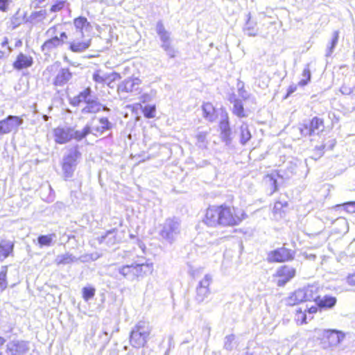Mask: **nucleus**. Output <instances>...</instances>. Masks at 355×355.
I'll list each match as a JSON object with an SVG mask.
<instances>
[{"label":"nucleus","instance_id":"f257e3e1","mask_svg":"<svg viewBox=\"0 0 355 355\" xmlns=\"http://www.w3.org/2000/svg\"><path fill=\"white\" fill-rule=\"evenodd\" d=\"M245 216L244 211L223 205L209 207L203 221L209 227H233L238 225Z\"/></svg>","mask_w":355,"mask_h":355},{"label":"nucleus","instance_id":"f03ea898","mask_svg":"<svg viewBox=\"0 0 355 355\" xmlns=\"http://www.w3.org/2000/svg\"><path fill=\"white\" fill-rule=\"evenodd\" d=\"M151 330V327L148 322L145 321L138 322L130 332V345L135 348L145 346L148 341Z\"/></svg>","mask_w":355,"mask_h":355},{"label":"nucleus","instance_id":"7ed1b4c3","mask_svg":"<svg viewBox=\"0 0 355 355\" xmlns=\"http://www.w3.org/2000/svg\"><path fill=\"white\" fill-rule=\"evenodd\" d=\"M87 130L83 131L76 130L71 126H58L53 130V134L54 141L58 144H64L69 142L71 139L77 141H81L85 138Z\"/></svg>","mask_w":355,"mask_h":355},{"label":"nucleus","instance_id":"20e7f679","mask_svg":"<svg viewBox=\"0 0 355 355\" xmlns=\"http://www.w3.org/2000/svg\"><path fill=\"white\" fill-rule=\"evenodd\" d=\"M153 270L152 264L144 261L125 265L119 268L120 275L129 281H134L140 277H144L148 272Z\"/></svg>","mask_w":355,"mask_h":355},{"label":"nucleus","instance_id":"39448f33","mask_svg":"<svg viewBox=\"0 0 355 355\" xmlns=\"http://www.w3.org/2000/svg\"><path fill=\"white\" fill-rule=\"evenodd\" d=\"M318 297V288L313 285H309L291 293L286 299V303L288 306H295L303 302H311L313 300H316Z\"/></svg>","mask_w":355,"mask_h":355},{"label":"nucleus","instance_id":"423d86ee","mask_svg":"<svg viewBox=\"0 0 355 355\" xmlns=\"http://www.w3.org/2000/svg\"><path fill=\"white\" fill-rule=\"evenodd\" d=\"M318 297V288L313 285H309L291 293L286 299V303L288 306H295L303 302H311L313 300H316Z\"/></svg>","mask_w":355,"mask_h":355},{"label":"nucleus","instance_id":"0eeeda50","mask_svg":"<svg viewBox=\"0 0 355 355\" xmlns=\"http://www.w3.org/2000/svg\"><path fill=\"white\" fill-rule=\"evenodd\" d=\"M80 157L81 153L78 150V146H74L67 150L63 157L62 165L65 180L73 177Z\"/></svg>","mask_w":355,"mask_h":355},{"label":"nucleus","instance_id":"6e6552de","mask_svg":"<svg viewBox=\"0 0 355 355\" xmlns=\"http://www.w3.org/2000/svg\"><path fill=\"white\" fill-rule=\"evenodd\" d=\"M181 232L180 221L176 218H167L161 225L159 236L166 242L172 244L177 239Z\"/></svg>","mask_w":355,"mask_h":355},{"label":"nucleus","instance_id":"1a4fd4ad","mask_svg":"<svg viewBox=\"0 0 355 355\" xmlns=\"http://www.w3.org/2000/svg\"><path fill=\"white\" fill-rule=\"evenodd\" d=\"M112 128L113 124L107 117H100L97 119L96 123L93 120L91 123H87L82 130H87L85 137L90 133L93 134L96 137H101L105 132L112 130Z\"/></svg>","mask_w":355,"mask_h":355},{"label":"nucleus","instance_id":"9d476101","mask_svg":"<svg viewBox=\"0 0 355 355\" xmlns=\"http://www.w3.org/2000/svg\"><path fill=\"white\" fill-rule=\"evenodd\" d=\"M323 129V120L317 116L313 117L309 123H303L300 128L301 134L303 136L318 135Z\"/></svg>","mask_w":355,"mask_h":355},{"label":"nucleus","instance_id":"9b49d317","mask_svg":"<svg viewBox=\"0 0 355 355\" xmlns=\"http://www.w3.org/2000/svg\"><path fill=\"white\" fill-rule=\"evenodd\" d=\"M295 253L291 250L286 248H280L270 251L268 254L267 260L268 262H285L293 260Z\"/></svg>","mask_w":355,"mask_h":355},{"label":"nucleus","instance_id":"f8f14e48","mask_svg":"<svg viewBox=\"0 0 355 355\" xmlns=\"http://www.w3.org/2000/svg\"><path fill=\"white\" fill-rule=\"evenodd\" d=\"M287 170L288 171L284 174H281L282 171L280 170L277 173L268 174L265 177L264 182L268 187L270 195L273 194L277 190V177L284 178V176H285L286 178H288L294 173L295 166L290 164V166L287 167Z\"/></svg>","mask_w":355,"mask_h":355},{"label":"nucleus","instance_id":"ddd939ff","mask_svg":"<svg viewBox=\"0 0 355 355\" xmlns=\"http://www.w3.org/2000/svg\"><path fill=\"white\" fill-rule=\"evenodd\" d=\"M75 33L81 38L90 37V33L93 30L91 23L85 17L80 16L73 19Z\"/></svg>","mask_w":355,"mask_h":355},{"label":"nucleus","instance_id":"4468645a","mask_svg":"<svg viewBox=\"0 0 355 355\" xmlns=\"http://www.w3.org/2000/svg\"><path fill=\"white\" fill-rule=\"evenodd\" d=\"M212 281V277L210 275H205L202 280L198 283L196 287V300L198 303L202 302L209 295V285Z\"/></svg>","mask_w":355,"mask_h":355},{"label":"nucleus","instance_id":"2eb2a0df","mask_svg":"<svg viewBox=\"0 0 355 355\" xmlns=\"http://www.w3.org/2000/svg\"><path fill=\"white\" fill-rule=\"evenodd\" d=\"M23 120L17 116L10 115L0 121V135L8 134L16 130L21 125Z\"/></svg>","mask_w":355,"mask_h":355},{"label":"nucleus","instance_id":"dca6fc26","mask_svg":"<svg viewBox=\"0 0 355 355\" xmlns=\"http://www.w3.org/2000/svg\"><path fill=\"white\" fill-rule=\"evenodd\" d=\"M296 270L294 268L288 266H283L279 267L277 271L275 276L279 279L277 282L278 286H284L287 282L291 281L295 275Z\"/></svg>","mask_w":355,"mask_h":355},{"label":"nucleus","instance_id":"f3484780","mask_svg":"<svg viewBox=\"0 0 355 355\" xmlns=\"http://www.w3.org/2000/svg\"><path fill=\"white\" fill-rule=\"evenodd\" d=\"M141 80L137 78H129L122 81L117 87L119 93H130L137 92Z\"/></svg>","mask_w":355,"mask_h":355},{"label":"nucleus","instance_id":"a211bd4d","mask_svg":"<svg viewBox=\"0 0 355 355\" xmlns=\"http://www.w3.org/2000/svg\"><path fill=\"white\" fill-rule=\"evenodd\" d=\"M81 37L76 36V39L71 42L70 49L75 53H81L87 50L91 45L90 37L82 38L83 41H80Z\"/></svg>","mask_w":355,"mask_h":355},{"label":"nucleus","instance_id":"6ab92c4d","mask_svg":"<svg viewBox=\"0 0 355 355\" xmlns=\"http://www.w3.org/2000/svg\"><path fill=\"white\" fill-rule=\"evenodd\" d=\"M325 337L331 347H336L343 341L345 334L340 331L329 329L325 332Z\"/></svg>","mask_w":355,"mask_h":355},{"label":"nucleus","instance_id":"aec40b11","mask_svg":"<svg viewBox=\"0 0 355 355\" xmlns=\"http://www.w3.org/2000/svg\"><path fill=\"white\" fill-rule=\"evenodd\" d=\"M33 58L30 55L20 53L13 63V67L17 70H21L32 66Z\"/></svg>","mask_w":355,"mask_h":355},{"label":"nucleus","instance_id":"412c9836","mask_svg":"<svg viewBox=\"0 0 355 355\" xmlns=\"http://www.w3.org/2000/svg\"><path fill=\"white\" fill-rule=\"evenodd\" d=\"M116 229H112L107 231L105 235L98 238L99 243H105L109 248L114 246L119 241L116 238Z\"/></svg>","mask_w":355,"mask_h":355},{"label":"nucleus","instance_id":"4be33fe9","mask_svg":"<svg viewBox=\"0 0 355 355\" xmlns=\"http://www.w3.org/2000/svg\"><path fill=\"white\" fill-rule=\"evenodd\" d=\"M220 137L227 145L231 143V129L230 127L228 117L225 115L224 119L220 122Z\"/></svg>","mask_w":355,"mask_h":355},{"label":"nucleus","instance_id":"5701e85b","mask_svg":"<svg viewBox=\"0 0 355 355\" xmlns=\"http://www.w3.org/2000/svg\"><path fill=\"white\" fill-rule=\"evenodd\" d=\"M8 349L15 355H21L28 350V344L25 341H13L8 345Z\"/></svg>","mask_w":355,"mask_h":355},{"label":"nucleus","instance_id":"b1692460","mask_svg":"<svg viewBox=\"0 0 355 355\" xmlns=\"http://www.w3.org/2000/svg\"><path fill=\"white\" fill-rule=\"evenodd\" d=\"M92 89L90 87H87L83 91L80 92L78 95L72 98L70 103L73 106H78L81 103L85 104L91 99Z\"/></svg>","mask_w":355,"mask_h":355},{"label":"nucleus","instance_id":"393cba45","mask_svg":"<svg viewBox=\"0 0 355 355\" xmlns=\"http://www.w3.org/2000/svg\"><path fill=\"white\" fill-rule=\"evenodd\" d=\"M102 104L96 99H90L82 109L83 114H96L101 110Z\"/></svg>","mask_w":355,"mask_h":355},{"label":"nucleus","instance_id":"a878e982","mask_svg":"<svg viewBox=\"0 0 355 355\" xmlns=\"http://www.w3.org/2000/svg\"><path fill=\"white\" fill-rule=\"evenodd\" d=\"M313 302L320 308H332L336 303V298L335 297L325 295L322 298H320L318 296L316 300H313Z\"/></svg>","mask_w":355,"mask_h":355},{"label":"nucleus","instance_id":"bb28decb","mask_svg":"<svg viewBox=\"0 0 355 355\" xmlns=\"http://www.w3.org/2000/svg\"><path fill=\"white\" fill-rule=\"evenodd\" d=\"M71 78V73L68 69H62L57 74L54 84L62 86L67 83Z\"/></svg>","mask_w":355,"mask_h":355},{"label":"nucleus","instance_id":"cd10ccee","mask_svg":"<svg viewBox=\"0 0 355 355\" xmlns=\"http://www.w3.org/2000/svg\"><path fill=\"white\" fill-rule=\"evenodd\" d=\"M156 31L162 42V45L170 44V33L165 29L163 23L159 21L156 25Z\"/></svg>","mask_w":355,"mask_h":355},{"label":"nucleus","instance_id":"c85d7f7f","mask_svg":"<svg viewBox=\"0 0 355 355\" xmlns=\"http://www.w3.org/2000/svg\"><path fill=\"white\" fill-rule=\"evenodd\" d=\"M230 101L233 103V113L239 117L245 116L241 100L233 96L231 97Z\"/></svg>","mask_w":355,"mask_h":355},{"label":"nucleus","instance_id":"c756f323","mask_svg":"<svg viewBox=\"0 0 355 355\" xmlns=\"http://www.w3.org/2000/svg\"><path fill=\"white\" fill-rule=\"evenodd\" d=\"M335 144H336V140L334 139H331L329 140L328 142L326 144H321L320 146H316L315 147V157L314 159H316L320 157L321 156H322V155L324 154V149L331 150L334 148V146H335Z\"/></svg>","mask_w":355,"mask_h":355},{"label":"nucleus","instance_id":"7c9ffc66","mask_svg":"<svg viewBox=\"0 0 355 355\" xmlns=\"http://www.w3.org/2000/svg\"><path fill=\"white\" fill-rule=\"evenodd\" d=\"M202 112L204 117L209 121H214L216 119L215 109L211 103H205L202 105Z\"/></svg>","mask_w":355,"mask_h":355},{"label":"nucleus","instance_id":"2f4dec72","mask_svg":"<svg viewBox=\"0 0 355 355\" xmlns=\"http://www.w3.org/2000/svg\"><path fill=\"white\" fill-rule=\"evenodd\" d=\"M252 137L249 126L246 123H243L240 127V143L245 145Z\"/></svg>","mask_w":355,"mask_h":355},{"label":"nucleus","instance_id":"473e14b6","mask_svg":"<svg viewBox=\"0 0 355 355\" xmlns=\"http://www.w3.org/2000/svg\"><path fill=\"white\" fill-rule=\"evenodd\" d=\"M78 259L69 253L58 255L55 258V262L57 265H67L71 263Z\"/></svg>","mask_w":355,"mask_h":355},{"label":"nucleus","instance_id":"72a5a7b5","mask_svg":"<svg viewBox=\"0 0 355 355\" xmlns=\"http://www.w3.org/2000/svg\"><path fill=\"white\" fill-rule=\"evenodd\" d=\"M13 245L7 241H2L0 243V259L3 260L8 257L12 250Z\"/></svg>","mask_w":355,"mask_h":355},{"label":"nucleus","instance_id":"f704fd0d","mask_svg":"<svg viewBox=\"0 0 355 355\" xmlns=\"http://www.w3.org/2000/svg\"><path fill=\"white\" fill-rule=\"evenodd\" d=\"M62 45V39L58 38V37L55 36L52 37L51 39L46 41L42 46V51H51V49L61 46Z\"/></svg>","mask_w":355,"mask_h":355},{"label":"nucleus","instance_id":"c9c22d12","mask_svg":"<svg viewBox=\"0 0 355 355\" xmlns=\"http://www.w3.org/2000/svg\"><path fill=\"white\" fill-rule=\"evenodd\" d=\"M248 18L243 30L248 36H255L257 35V29L256 28L257 23L250 19V15L248 14Z\"/></svg>","mask_w":355,"mask_h":355},{"label":"nucleus","instance_id":"e433bc0d","mask_svg":"<svg viewBox=\"0 0 355 355\" xmlns=\"http://www.w3.org/2000/svg\"><path fill=\"white\" fill-rule=\"evenodd\" d=\"M207 132H199L196 135V145L202 149L206 148L208 144L207 140Z\"/></svg>","mask_w":355,"mask_h":355},{"label":"nucleus","instance_id":"4c0bfd02","mask_svg":"<svg viewBox=\"0 0 355 355\" xmlns=\"http://www.w3.org/2000/svg\"><path fill=\"white\" fill-rule=\"evenodd\" d=\"M338 37H339V31H334L333 35H332L331 44L327 49V51H326L327 57L331 56V55L333 53L334 49L338 44Z\"/></svg>","mask_w":355,"mask_h":355},{"label":"nucleus","instance_id":"58836bf2","mask_svg":"<svg viewBox=\"0 0 355 355\" xmlns=\"http://www.w3.org/2000/svg\"><path fill=\"white\" fill-rule=\"evenodd\" d=\"M338 37H339V31H334L333 35H332L331 44L327 49V51H326L327 57L331 56V55L333 53L334 49L338 44Z\"/></svg>","mask_w":355,"mask_h":355},{"label":"nucleus","instance_id":"ea45409f","mask_svg":"<svg viewBox=\"0 0 355 355\" xmlns=\"http://www.w3.org/2000/svg\"><path fill=\"white\" fill-rule=\"evenodd\" d=\"M55 234H51L48 235H41L37 238V242L40 247L50 246Z\"/></svg>","mask_w":355,"mask_h":355},{"label":"nucleus","instance_id":"a19ab883","mask_svg":"<svg viewBox=\"0 0 355 355\" xmlns=\"http://www.w3.org/2000/svg\"><path fill=\"white\" fill-rule=\"evenodd\" d=\"M46 12L45 10L35 11L31 13L29 17V21L31 23L39 22L46 18Z\"/></svg>","mask_w":355,"mask_h":355},{"label":"nucleus","instance_id":"79ce46f5","mask_svg":"<svg viewBox=\"0 0 355 355\" xmlns=\"http://www.w3.org/2000/svg\"><path fill=\"white\" fill-rule=\"evenodd\" d=\"M7 272L8 266H2L0 270V292L4 291L8 286V282L6 280Z\"/></svg>","mask_w":355,"mask_h":355},{"label":"nucleus","instance_id":"37998d69","mask_svg":"<svg viewBox=\"0 0 355 355\" xmlns=\"http://www.w3.org/2000/svg\"><path fill=\"white\" fill-rule=\"evenodd\" d=\"M302 77L303 78L299 82V85L305 86L308 84V83L311 80V74L309 68V64H308L304 69L302 71Z\"/></svg>","mask_w":355,"mask_h":355},{"label":"nucleus","instance_id":"c03bdc74","mask_svg":"<svg viewBox=\"0 0 355 355\" xmlns=\"http://www.w3.org/2000/svg\"><path fill=\"white\" fill-rule=\"evenodd\" d=\"M234 340L235 336L234 334L226 336L224 340V349L229 352L233 350L234 347Z\"/></svg>","mask_w":355,"mask_h":355},{"label":"nucleus","instance_id":"a18cd8bd","mask_svg":"<svg viewBox=\"0 0 355 355\" xmlns=\"http://www.w3.org/2000/svg\"><path fill=\"white\" fill-rule=\"evenodd\" d=\"M306 309H304V311H302V309H300L299 310L296 311L295 319L298 324H302L306 323Z\"/></svg>","mask_w":355,"mask_h":355},{"label":"nucleus","instance_id":"49530a36","mask_svg":"<svg viewBox=\"0 0 355 355\" xmlns=\"http://www.w3.org/2000/svg\"><path fill=\"white\" fill-rule=\"evenodd\" d=\"M96 290L93 287H84L83 288V297L85 301H88L93 298L95 295Z\"/></svg>","mask_w":355,"mask_h":355},{"label":"nucleus","instance_id":"de8ad7c7","mask_svg":"<svg viewBox=\"0 0 355 355\" xmlns=\"http://www.w3.org/2000/svg\"><path fill=\"white\" fill-rule=\"evenodd\" d=\"M92 78L96 83L105 84L107 79V76L106 74L101 75L100 71H96L93 73Z\"/></svg>","mask_w":355,"mask_h":355},{"label":"nucleus","instance_id":"09e8293b","mask_svg":"<svg viewBox=\"0 0 355 355\" xmlns=\"http://www.w3.org/2000/svg\"><path fill=\"white\" fill-rule=\"evenodd\" d=\"M64 1H59L51 7V12H55L61 10L64 6Z\"/></svg>","mask_w":355,"mask_h":355},{"label":"nucleus","instance_id":"8fccbe9b","mask_svg":"<svg viewBox=\"0 0 355 355\" xmlns=\"http://www.w3.org/2000/svg\"><path fill=\"white\" fill-rule=\"evenodd\" d=\"M155 112V107L152 106H146L144 109V116L147 118H153L154 117V113Z\"/></svg>","mask_w":355,"mask_h":355},{"label":"nucleus","instance_id":"3c124183","mask_svg":"<svg viewBox=\"0 0 355 355\" xmlns=\"http://www.w3.org/2000/svg\"><path fill=\"white\" fill-rule=\"evenodd\" d=\"M340 206L344 207L346 211L349 213L355 212V202H347L340 205Z\"/></svg>","mask_w":355,"mask_h":355},{"label":"nucleus","instance_id":"603ef678","mask_svg":"<svg viewBox=\"0 0 355 355\" xmlns=\"http://www.w3.org/2000/svg\"><path fill=\"white\" fill-rule=\"evenodd\" d=\"M162 47L164 49V50L166 52V53L171 57L174 58L175 57V51L174 49L169 44H164L162 45Z\"/></svg>","mask_w":355,"mask_h":355},{"label":"nucleus","instance_id":"864d4df0","mask_svg":"<svg viewBox=\"0 0 355 355\" xmlns=\"http://www.w3.org/2000/svg\"><path fill=\"white\" fill-rule=\"evenodd\" d=\"M8 6V0H0V10L6 11Z\"/></svg>","mask_w":355,"mask_h":355},{"label":"nucleus","instance_id":"5fc2aeb1","mask_svg":"<svg viewBox=\"0 0 355 355\" xmlns=\"http://www.w3.org/2000/svg\"><path fill=\"white\" fill-rule=\"evenodd\" d=\"M318 307L319 306L315 303V305H312L309 307L306 306L305 309L308 311L309 313L312 314L317 312Z\"/></svg>","mask_w":355,"mask_h":355},{"label":"nucleus","instance_id":"6e6d98bb","mask_svg":"<svg viewBox=\"0 0 355 355\" xmlns=\"http://www.w3.org/2000/svg\"><path fill=\"white\" fill-rule=\"evenodd\" d=\"M347 283L351 286H355V273L349 275L347 278Z\"/></svg>","mask_w":355,"mask_h":355},{"label":"nucleus","instance_id":"4d7b16f0","mask_svg":"<svg viewBox=\"0 0 355 355\" xmlns=\"http://www.w3.org/2000/svg\"><path fill=\"white\" fill-rule=\"evenodd\" d=\"M12 51V49L10 46L7 47V51H0V59L3 58L6 55H8Z\"/></svg>","mask_w":355,"mask_h":355},{"label":"nucleus","instance_id":"13d9d810","mask_svg":"<svg viewBox=\"0 0 355 355\" xmlns=\"http://www.w3.org/2000/svg\"><path fill=\"white\" fill-rule=\"evenodd\" d=\"M296 89H297V85H291L288 89L287 95L288 96L291 95V94L295 92L296 91Z\"/></svg>","mask_w":355,"mask_h":355},{"label":"nucleus","instance_id":"bf43d9fd","mask_svg":"<svg viewBox=\"0 0 355 355\" xmlns=\"http://www.w3.org/2000/svg\"><path fill=\"white\" fill-rule=\"evenodd\" d=\"M340 92L344 94H349L351 93V89L346 87H342L340 88Z\"/></svg>","mask_w":355,"mask_h":355},{"label":"nucleus","instance_id":"052dcab7","mask_svg":"<svg viewBox=\"0 0 355 355\" xmlns=\"http://www.w3.org/2000/svg\"><path fill=\"white\" fill-rule=\"evenodd\" d=\"M6 343V339L1 336H0V355H2V349Z\"/></svg>","mask_w":355,"mask_h":355},{"label":"nucleus","instance_id":"680f3d73","mask_svg":"<svg viewBox=\"0 0 355 355\" xmlns=\"http://www.w3.org/2000/svg\"><path fill=\"white\" fill-rule=\"evenodd\" d=\"M239 94L241 97H243V98H247V93L245 91L241 89H239Z\"/></svg>","mask_w":355,"mask_h":355},{"label":"nucleus","instance_id":"e2e57ef3","mask_svg":"<svg viewBox=\"0 0 355 355\" xmlns=\"http://www.w3.org/2000/svg\"><path fill=\"white\" fill-rule=\"evenodd\" d=\"M8 44V39L7 37H4L3 42H1V46L7 48Z\"/></svg>","mask_w":355,"mask_h":355},{"label":"nucleus","instance_id":"0e129e2a","mask_svg":"<svg viewBox=\"0 0 355 355\" xmlns=\"http://www.w3.org/2000/svg\"><path fill=\"white\" fill-rule=\"evenodd\" d=\"M60 39H62V44H63V40L64 39H67V35L66 34V33L63 32L60 34V36L59 37Z\"/></svg>","mask_w":355,"mask_h":355},{"label":"nucleus","instance_id":"69168bd1","mask_svg":"<svg viewBox=\"0 0 355 355\" xmlns=\"http://www.w3.org/2000/svg\"><path fill=\"white\" fill-rule=\"evenodd\" d=\"M101 110H103L104 112H109L110 110V109L108 108L107 107L102 105Z\"/></svg>","mask_w":355,"mask_h":355},{"label":"nucleus","instance_id":"338daca9","mask_svg":"<svg viewBox=\"0 0 355 355\" xmlns=\"http://www.w3.org/2000/svg\"><path fill=\"white\" fill-rule=\"evenodd\" d=\"M113 75L114 76L120 77L119 74H118L117 73H113Z\"/></svg>","mask_w":355,"mask_h":355},{"label":"nucleus","instance_id":"774afa93","mask_svg":"<svg viewBox=\"0 0 355 355\" xmlns=\"http://www.w3.org/2000/svg\"><path fill=\"white\" fill-rule=\"evenodd\" d=\"M37 1H38L40 3L44 2L45 0H36Z\"/></svg>","mask_w":355,"mask_h":355}]
</instances>
